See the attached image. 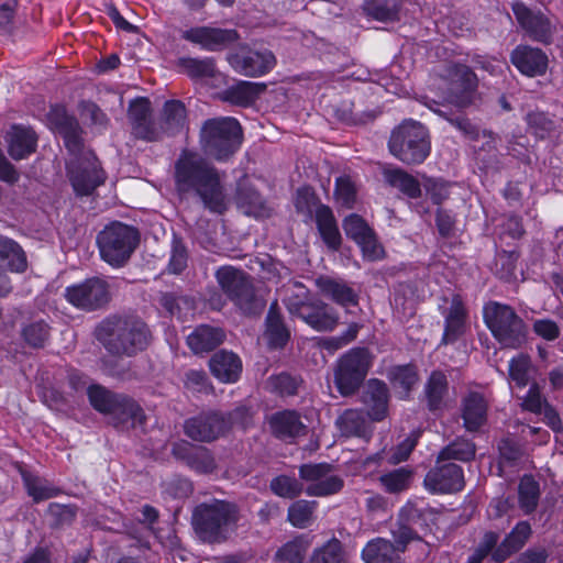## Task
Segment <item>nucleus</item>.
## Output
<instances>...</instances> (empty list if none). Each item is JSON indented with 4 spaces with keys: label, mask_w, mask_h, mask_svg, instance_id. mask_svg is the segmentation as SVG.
Masks as SVG:
<instances>
[{
    "label": "nucleus",
    "mask_w": 563,
    "mask_h": 563,
    "mask_svg": "<svg viewBox=\"0 0 563 563\" xmlns=\"http://www.w3.org/2000/svg\"><path fill=\"white\" fill-rule=\"evenodd\" d=\"M388 379L400 398H406L417 384L418 375L412 365H398L388 371Z\"/></svg>",
    "instance_id": "40"
},
{
    "label": "nucleus",
    "mask_w": 563,
    "mask_h": 563,
    "mask_svg": "<svg viewBox=\"0 0 563 563\" xmlns=\"http://www.w3.org/2000/svg\"><path fill=\"white\" fill-rule=\"evenodd\" d=\"M272 433L283 440H291L307 432V426L294 410H284L273 413L268 418Z\"/></svg>",
    "instance_id": "23"
},
{
    "label": "nucleus",
    "mask_w": 563,
    "mask_h": 563,
    "mask_svg": "<svg viewBox=\"0 0 563 563\" xmlns=\"http://www.w3.org/2000/svg\"><path fill=\"white\" fill-rule=\"evenodd\" d=\"M400 8L401 0H368L364 3L367 15L382 22L397 20Z\"/></svg>",
    "instance_id": "44"
},
{
    "label": "nucleus",
    "mask_w": 563,
    "mask_h": 563,
    "mask_svg": "<svg viewBox=\"0 0 563 563\" xmlns=\"http://www.w3.org/2000/svg\"><path fill=\"white\" fill-rule=\"evenodd\" d=\"M35 133L23 126H12L8 133V152L13 159H23L35 151Z\"/></svg>",
    "instance_id": "30"
},
{
    "label": "nucleus",
    "mask_w": 563,
    "mask_h": 563,
    "mask_svg": "<svg viewBox=\"0 0 563 563\" xmlns=\"http://www.w3.org/2000/svg\"><path fill=\"white\" fill-rule=\"evenodd\" d=\"M533 373L534 368L528 355L519 354L510 360L509 378L517 387H526L531 382Z\"/></svg>",
    "instance_id": "45"
},
{
    "label": "nucleus",
    "mask_w": 563,
    "mask_h": 563,
    "mask_svg": "<svg viewBox=\"0 0 563 563\" xmlns=\"http://www.w3.org/2000/svg\"><path fill=\"white\" fill-rule=\"evenodd\" d=\"M0 266L21 273L26 268L23 250L13 240L0 235Z\"/></svg>",
    "instance_id": "39"
},
{
    "label": "nucleus",
    "mask_w": 563,
    "mask_h": 563,
    "mask_svg": "<svg viewBox=\"0 0 563 563\" xmlns=\"http://www.w3.org/2000/svg\"><path fill=\"white\" fill-rule=\"evenodd\" d=\"M335 199L346 208H352L356 201V186L349 176H341L335 180Z\"/></svg>",
    "instance_id": "56"
},
{
    "label": "nucleus",
    "mask_w": 563,
    "mask_h": 563,
    "mask_svg": "<svg viewBox=\"0 0 563 563\" xmlns=\"http://www.w3.org/2000/svg\"><path fill=\"white\" fill-rule=\"evenodd\" d=\"M87 395L91 406L99 412L113 416L115 426L131 421L142 423L143 412L140 406L130 398L115 395L100 385H89Z\"/></svg>",
    "instance_id": "9"
},
{
    "label": "nucleus",
    "mask_w": 563,
    "mask_h": 563,
    "mask_svg": "<svg viewBox=\"0 0 563 563\" xmlns=\"http://www.w3.org/2000/svg\"><path fill=\"white\" fill-rule=\"evenodd\" d=\"M343 229L349 238L354 240L357 245L362 242L364 243V239L369 236V233L373 231L368 224L357 214H350L343 221Z\"/></svg>",
    "instance_id": "55"
},
{
    "label": "nucleus",
    "mask_w": 563,
    "mask_h": 563,
    "mask_svg": "<svg viewBox=\"0 0 563 563\" xmlns=\"http://www.w3.org/2000/svg\"><path fill=\"white\" fill-rule=\"evenodd\" d=\"M228 60L236 73L250 77L263 76L276 65V58L268 49L245 51L242 48L230 54Z\"/></svg>",
    "instance_id": "15"
},
{
    "label": "nucleus",
    "mask_w": 563,
    "mask_h": 563,
    "mask_svg": "<svg viewBox=\"0 0 563 563\" xmlns=\"http://www.w3.org/2000/svg\"><path fill=\"white\" fill-rule=\"evenodd\" d=\"M527 123L529 129L537 137L544 139L555 128L554 121L544 112H531L527 114Z\"/></svg>",
    "instance_id": "57"
},
{
    "label": "nucleus",
    "mask_w": 563,
    "mask_h": 563,
    "mask_svg": "<svg viewBox=\"0 0 563 563\" xmlns=\"http://www.w3.org/2000/svg\"><path fill=\"white\" fill-rule=\"evenodd\" d=\"M388 146L396 158L408 165L423 163L431 151L428 130L412 120L393 131Z\"/></svg>",
    "instance_id": "3"
},
{
    "label": "nucleus",
    "mask_w": 563,
    "mask_h": 563,
    "mask_svg": "<svg viewBox=\"0 0 563 563\" xmlns=\"http://www.w3.org/2000/svg\"><path fill=\"white\" fill-rule=\"evenodd\" d=\"M96 336L110 353L130 356L146 347L150 334L141 320L114 317L99 324Z\"/></svg>",
    "instance_id": "2"
},
{
    "label": "nucleus",
    "mask_w": 563,
    "mask_h": 563,
    "mask_svg": "<svg viewBox=\"0 0 563 563\" xmlns=\"http://www.w3.org/2000/svg\"><path fill=\"white\" fill-rule=\"evenodd\" d=\"M173 452L177 457L185 460L197 473L208 474L216 467L214 459L206 448H196L188 442H183L176 444Z\"/></svg>",
    "instance_id": "26"
},
{
    "label": "nucleus",
    "mask_w": 563,
    "mask_h": 563,
    "mask_svg": "<svg viewBox=\"0 0 563 563\" xmlns=\"http://www.w3.org/2000/svg\"><path fill=\"white\" fill-rule=\"evenodd\" d=\"M385 178L389 185L398 188L410 198H417L421 194L419 181L401 169L386 170Z\"/></svg>",
    "instance_id": "46"
},
{
    "label": "nucleus",
    "mask_w": 563,
    "mask_h": 563,
    "mask_svg": "<svg viewBox=\"0 0 563 563\" xmlns=\"http://www.w3.org/2000/svg\"><path fill=\"white\" fill-rule=\"evenodd\" d=\"M475 455V445L467 440H457L444 448L439 456L438 463L448 460L470 461Z\"/></svg>",
    "instance_id": "48"
},
{
    "label": "nucleus",
    "mask_w": 563,
    "mask_h": 563,
    "mask_svg": "<svg viewBox=\"0 0 563 563\" xmlns=\"http://www.w3.org/2000/svg\"><path fill=\"white\" fill-rule=\"evenodd\" d=\"M410 481L411 472L402 467L380 476V483L388 493L408 489Z\"/></svg>",
    "instance_id": "54"
},
{
    "label": "nucleus",
    "mask_w": 563,
    "mask_h": 563,
    "mask_svg": "<svg viewBox=\"0 0 563 563\" xmlns=\"http://www.w3.org/2000/svg\"><path fill=\"white\" fill-rule=\"evenodd\" d=\"M22 334L27 344L34 347H41L48 339L49 330L45 322L36 321L25 327Z\"/></svg>",
    "instance_id": "59"
},
{
    "label": "nucleus",
    "mask_w": 563,
    "mask_h": 563,
    "mask_svg": "<svg viewBox=\"0 0 563 563\" xmlns=\"http://www.w3.org/2000/svg\"><path fill=\"white\" fill-rule=\"evenodd\" d=\"M221 289L246 314H255L264 308V302L256 298L252 287L244 275L232 266L220 267L216 273Z\"/></svg>",
    "instance_id": "10"
},
{
    "label": "nucleus",
    "mask_w": 563,
    "mask_h": 563,
    "mask_svg": "<svg viewBox=\"0 0 563 563\" xmlns=\"http://www.w3.org/2000/svg\"><path fill=\"white\" fill-rule=\"evenodd\" d=\"M312 563H346L341 542L332 539L317 549L312 555Z\"/></svg>",
    "instance_id": "50"
},
{
    "label": "nucleus",
    "mask_w": 563,
    "mask_h": 563,
    "mask_svg": "<svg viewBox=\"0 0 563 563\" xmlns=\"http://www.w3.org/2000/svg\"><path fill=\"white\" fill-rule=\"evenodd\" d=\"M187 113L184 103L178 100L166 101L163 109L161 129L167 134H175L185 130Z\"/></svg>",
    "instance_id": "37"
},
{
    "label": "nucleus",
    "mask_w": 563,
    "mask_h": 563,
    "mask_svg": "<svg viewBox=\"0 0 563 563\" xmlns=\"http://www.w3.org/2000/svg\"><path fill=\"white\" fill-rule=\"evenodd\" d=\"M540 498L539 483L529 475L523 476L520 479L518 486V503L520 509L529 515L533 512L538 506Z\"/></svg>",
    "instance_id": "43"
},
{
    "label": "nucleus",
    "mask_w": 563,
    "mask_h": 563,
    "mask_svg": "<svg viewBox=\"0 0 563 563\" xmlns=\"http://www.w3.org/2000/svg\"><path fill=\"white\" fill-rule=\"evenodd\" d=\"M175 179L178 191H195L210 211L222 213L227 209L220 175L200 155L183 153L176 163Z\"/></svg>",
    "instance_id": "1"
},
{
    "label": "nucleus",
    "mask_w": 563,
    "mask_h": 563,
    "mask_svg": "<svg viewBox=\"0 0 563 563\" xmlns=\"http://www.w3.org/2000/svg\"><path fill=\"white\" fill-rule=\"evenodd\" d=\"M363 401L373 420H382L387 411L388 390L385 383L378 379L367 382L363 394Z\"/></svg>",
    "instance_id": "29"
},
{
    "label": "nucleus",
    "mask_w": 563,
    "mask_h": 563,
    "mask_svg": "<svg viewBox=\"0 0 563 563\" xmlns=\"http://www.w3.org/2000/svg\"><path fill=\"white\" fill-rule=\"evenodd\" d=\"M283 301L291 316L300 318L302 311L309 309V305L313 300L306 286L298 282H292L285 289Z\"/></svg>",
    "instance_id": "38"
},
{
    "label": "nucleus",
    "mask_w": 563,
    "mask_h": 563,
    "mask_svg": "<svg viewBox=\"0 0 563 563\" xmlns=\"http://www.w3.org/2000/svg\"><path fill=\"white\" fill-rule=\"evenodd\" d=\"M271 488L276 495L285 498H294L302 490L301 484L296 478L285 475L274 478Z\"/></svg>",
    "instance_id": "58"
},
{
    "label": "nucleus",
    "mask_w": 563,
    "mask_h": 563,
    "mask_svg": "<svg viewBox=\"0 0 563 563\" xmlns=\"http://www.w3.org/2000/svg\"><path fill=\"white\" fill-rule=\"evenodd\" d=\"M316 222L320 235L328 247L338 250L341 244V235L331 209L319 206L316 210Z\"/></svg>",
    "instance_id": "36"
},
{
    "label": "nucleus",
    "mask_w": 563,
    "mask_h": 563,
    "mask_svg": "<svg viewBox=\"0 0 563 563\" xmlns=\"http://www.w3.org/2000/svg\"><path fill=\"white\" fill-rule=\"evenodd\" d=\"M210 371L222 383H234L242 372L240 357L228 351L216 353L209 361Z\"/></svg>",
    "instance_id": "27"
},
{
    "label": "nucleus",
    "mask_w": 563,
    "mask_h": 563,
    "mask_svg": "<svg viewBox=\"0 0 563 563\" xmlns=\"http://www.w3.org/2000/svg\"><path fill=\"white\" fill-rule=\"evenodd\" d=\"M336 426L345 437L366 434V421L362 412L357 410H346L338 419Z\"/></svg>",
    "instance_id": "47"
},
{
    "label": "nucleus",
    "mask_w": 563,
    "mask_h": 563,
    "mask_svg": "<svg viewBox=\"0 0 563 563\" xmlns=\"http://www.w3.org/2000/svg\"><path fill=\"white\" fill-rule=\"evenodd\" d=\"M445 390L446 378L444 374L439 372L432 373L426 387L428 404L431 410L440 407Z\"/></svg>",
    "instance_id": "52"
},
{
    "label": "nucleus",
    "mask_w": 563,
    "mask_h": 563,
    "mask_svg": "<svg viewBox=\"0 0 563 563\" xmlns=\"http://www.w3.org/2000/svg\"><path fill=\"white\" fill-rule=\"evenodd\" d=\"M266 86L260 82L239 81L223 92V100L240 107H247L255 102Z\"/></svg>",
    "instance_id": "33"
},
{
    "label": "nucleus",
    "mask_w": 563,
    "mask_h": 563,
    "mask_svg": "<svg viewBox=\"0 0 563 563\" xmlns=\"http://www.w3.org/2000/svg\"><path fill=\"white\" fill-rule=\"evenodd\" d=\"M488 400L477 391H471L463 399L462 418L468 431H477L487 420Z\"/></svg>",
    "instance_id": "25"
},
{
    "label": "nucleus",
    "mask_w": 563,
    "mask_h": 563,
    "mask_svg": "<svg viewBox=\"0 0 563 563\" xmlns=\"http://www.w3.org/2000/svg\"><path fill=\"white\" fill-rule=\"evenodd\" d=\"M65 298L76 308L88 311L96 310L109 302L110 286L103 278H88L81 283L68 286L65 289Z\"/></svg>",
    "instance_id": "13"
},
{
    "label": "nucleus",
    "mask_w": 563,
    "mask_h": 563,
    "mask_svg": "<svg viewBox=\"0 0 563 563\" xmlns=\"http://www.w3.org/2000/svg\"><path fill=\"white\" fill-rule=\"evenodd\" d=\"M466 311L460 296L454 295L451 306L445 316V328L443 333V342L449 343L455 341L463 334L465 329Z\"/></svg>",
    "instance_id": "34"
},
{
    "label": "nucleus",
    "mask_w": 563,
    "mask_h": 563,
    "mask_svg": "<svg viewBox=\"0 0 563 563\" xmlns=\"http://www.w3.org/2000/svg\"><path fill=\"white\" fill-rule=\"evenodd\" d=\"M200 137L206 154L222 161L240 147L242 131L233 118L210 119L203 123Z\"/></svg>",
    "instance_id": "5"
},
{
    "label": "nucleus",
    "mask_w": 563,
    "mask_h": 563,
    "mask_svg": "<svg viewBox=\"0 0 563 563\" xmlns=\"http://www.w3.org/2000/svg\"><path fill=\"white\" fill-rule=\"evenodd\" d=\"M449 92L445 100L456 107H466L474 100L477 77L465 65H455L450 71Z\"/></svg>",
    "instance_id": "16"
},
{
    "label": "nucleus",
    "mask_w": 563,
    "mask_h": 563,
    "mask_svg": "<svg viewBox=\"0 0 563 563\" xmlns=\"http://www.w3.org/2000/svg\"><path fill=\"white\" fill-rule=\"evenodd\" d=\"M320 292L342 307L356 306L358 294L345 280L321 276L316 279Z\"/></svg>",
    "instance_id": "24"
},
{
    "label": "nucleus",
    "mask_w": 563,
    "mask_h": 563,
    "mask_svg": "<svg viewBox=\"0 0 563 563\" xmlns=\"http://www.w3.org/2000/svg\"><path fill=\"white\" fill-rule=\"evenodd\" d=\"M181 37L205 51L216 52L235 42L239 35L235 30L203 25L184 31Z\"/></svg>",
    "instance_id": "18"
},
{
    "label": "nucleus",
    "mask_w": 563,
    "mask_h": 563,
    "mask_svg": "<svg viewBox=\"0 0 563 563\" xmlns=\"http://www.w3.org/2000/svg\"><path fill=\"white\" fill-rule=\"evenodd\" d=\"M307 551V544L301 539H295L284 544L275 554L280 563H301Z\"/></svg>",
    "instance_id": "53"
},
{
    "label": "nucleus",
    "mask_w": 563,
    "mask_h": 563,
    "mask_svg": "<svg viewBox=\"0 0 563 563\" xmlns=\"http://www.w3.org/2000/svg\"><path fill=\"white\" fill-rule=\"evenodd\" d=\"M371 366V355L366 349H353L344 354L335 371V384L343 396L353 394L364 380Z\"/></svg>",
    "instance_id": "12"
},
{
    "label": "nucleus",
    "mask_w": 563,
    "mask_h": 563,
    "mask_svg": "<svg viewBox=\"0 0 563 563\" xmlns=\"http://www.w3.org/2000/svg\"><path fill=\"white\" fill-rule=\"evenodd\" d=\"M224 333L219 328L200 325L187 338V343L195 354L207 353L222 343Z\"/></svg>",
    "instance_id": "32"
},
{
    "label": "nucleus",
    "mask_w": 563,
    "mask_h": 563,
    "mask_svg": "<svg viewBox=\"0 0 563 563\" xmlns=\"http://www.w3.org/2000/svg\"><path fill=\"white\" fill-rule=\"evenodd\" d=\"M364 243H360L358 246L362 250L363 257L367 261L374 262L382 260L384 257V249L383 246L377 242L376 236L374 232L372 231L369 233V236H366L363 241Z\"/></svg>",
    "instance_id": "63"
},
{
    "label": "nucleus",
    "mask_w": 563,
    "mask_h": 563,
    "mask_svg": "<svg viewBox=\"0 0 563 563\" xmlns=\"http://www.w3.org/2000/svg\"><path fill=\"white\" fill-rule=\"evenodd\" d=\"M151 103L146 98H137L130 103L129 118L133 124V133L145 141H155L159 137V131L150 120Z\"/></svg>",
    "instance_id": "22"
},
{
    "label": "nucleus",
    "mask_w": 563,
    "mask_h": 563,
    "mask_svg": "<svg viewBox=\"0 0 563 563\" xmlns=\"http://www.w3.org/2000/svg\"><path fill=\"white\" fill-rule=\"evenodd\" d=\"M67 164L69 181L78 196H88L104 181V173L93 153L75 152Z\"/></svg>",
    "instance_id": "11"
},
{
    "label": "nucleus",
    "mask_w": 563,
    "mask_h": 563,
    "mask_svg": "<svg viewBox=\"0 0 563 563\" xmlns=\"http://www.w3.org/2000/svg\"><path fill=\"white\" fill-rule=\"evenodd\" d=\"M47 118L55 132L63 136L65 146L70 153L81 151L78 122L74 117L68 115L63 106L52 107Z\"/></svg>",
    "instance_id": "21"
},
{
    "label": "nucleus",
    "mask_w": 563,
    "mask_h": 563,
    "mask_svg": "<svg viewBox=\"0 0 563 563\" xmlns=\"http://www.w3.org/2000/svg\"><path fill=\"white\" fill-rule=\"evenodd\" d=\"M300 319L317 331H332L339 322L334 309L320 300L311 301Z\"/></svg>",
    "instance_id": "28"
},
{
    "label": "nucleus",
    "mask_w": 563,
    "mask_h": 563,
    "mask_svg": "<svg viewBox=\"0 0 563 563\" xmlns=\"http://www.w3.org/2000/svg\"><path fill=\"white\" fill-rule=\"evenodd\" d=\"M424 486L431 493L459 492L464 487L463 470L454 463L435 466L426 475Z\"/></svg>",
    "instance_id": "19"
},
{
    "label": "nucleus",
    "mask_w": 563,
    "mask_h": 563,
    "mask_svg": "<svg viewBox=\"0 0 563 563\" xmlns=\"http://www.w3.org/2000/svg\"><path fill=\"white\" fill-rule=\"evenodd\" d=\"M298 380L289 374L282 373L268 379V387L280 395H294L298 388Z\"/></svg>",
    "instance_id": "60"
},
{
    "label": "nucleus",
    "mask_w": 563,
    "mask_h": 563,
    "mask_svg": "<svg viewBox=\"0 0 563 563\" xmlns=\"http://www.w3.org/2000/svg\"><path fill=\"white\" fill-rule=\"evenodd\" d=\"M186 74L195 80H206L216 75L214 63L211 58H188L183 62Z\"/></svg>",
    "instance_id": "51"
},
{
    "label": "nucleus",
    "mask_w": 563,
    "mask_h": 563,
    "mask_svg": "<svg viewBox=\"0 0 563 563\" xmlns=\"http://www.w3.org/2000/svg\"><path fill=\"white\" fill-rule=\"evenodd\" d=\"M498 541V536L494 532L485 533L482 542L475 552L468 558L467 563H482Z\"/></svg>",
    "instance_id": "64"
},
{
    "label": "nucleus",
    "mask_w": 563,
    "mask_h": 563,
    "mask_svg": "<svg viewBox=\"0 0 563 563\" xmlns=\"http://www.w3.org/2000/svg\"><path fill=\"white\" fill-rule=\"evenodd\" d=\"M299 474L307 483L306 493L309 496H328L338 493L343 487V481L331 472L330 465L305 464Z\"/></svg>",
    "instance_id": "14"
},
{
    "label": "nucleus",
    "mask_w": 563,
    "mask_h": 563,
    "mask_svg": "<svg viewBox=\"0 0 563 563\" xmlns=\"http://www.w3.org/2000/svg\"><path fill=\"white\" fill-rule=\"evenodd\" d=\"M512 11L519 25L533 41L549 44L554 29L550 20L541 12L531 11L523 2H512Z\"/></svg>",
    "instance_id": "17"
},
{
    "label": "nucleus",
    "mask_w": 563,
    "mask_h": 563,
    "mask_svg": "<svg viewBox=\"0 0 563 563\" xmlns=\"http://www.w3.org/2000/svg\"><path fill=\"white\" fill-rule=\"evenodd\" d=\"M531 533V527L526 521H520L506 537L504 542L494 551L493 559L500 563L510 554L520 550Z\"/></svg>",
    "instance_id": "35"
},
{
    "label": "nucleus",
    "mask_w": 563,
    "mask_h": 563,
    "mask_svg": "<svg viewBox=\"0 0 563 563\" xmlns=\"http://www.w3.org/2000/svg\"><path fill=\"white\" fill-rule=\"evenodd\" d=\"M263 274L262 278L269 282H279L289 276V271L282 263L266 257L261 262Z\"/></svg>",
    "instance_id": "61"
},
{
    "label": "nucleus",
    "mask_w": 563,
    "mask_h": 563,
    "mask_svg": "<svg viewBox=\"0 0 563 563\" xmlns=\"http://www.w3.org/2000/svg\"><path fill=\"white\" fill-rule=\"evenodd\" d=\"M419 433L413 432L407 439H405L401 443H399L393 451L389 456V462L393 464H398L402 461H406L410 455L411 451L415 449L417 444Z\"/></svg>",
    "instance_id": "62"
},
{
    "label": "nucleus",
    "mask_w": 563,
    "mask_h": 563,
    "mask_svg": "<svg viewBox=\"0 0 563 563\" xmlns=\"http://www.w3.org/2000/svg\"><path fill=\"white\" fill-rule=\"evenodd\" d=\"M390 541L377 538L369 541L362 551L365 563H400L399 551Z\"/></svg>",
    "instance_id": "31"
},
{
    "label": "nucleus",
    "mask_w": 563,
    "mask_h": 563,
    "mask_svg": "<svg viewBox=\"0 0 563 563\" xmlns=\"http://www.w3.org/2000/svg\"><path fill=\"white\" fill-rule=\"evenodd\" d=\"M21 476L27 495L34 503L53 498L57 495L58 489L48 481L41 478L27 471H22Z\"/></svg>",
    "instance_id": "42"
},
{
    "label": "nucleus",
    "mask_w": 563,
    "mask_h": 563,
    "mask_svg": "<svg viewBox=\"0 0 563 563\" xmlns=\"http://www.w3.org/2000/svg\"><path fill=\"white\" fill-rule=\"evenodd\" d=\"M512 65L527 77H539L547 74L548 55L538 47L518 45L510 55Z\"/></svg>",
    "instance_id": "20"
},
{
    "label": "nucleus",
    "mask_w": 563,
    "mask_h": 563,
    "mask_svg": "<svg viewBox=\"0 0 563 563\" xmlns=\"http://www.w3.org/2000/svg\"><path fill=\"white\" fill-rule=\"evenodd\" d=\"M139 239V232L133 227L113 222L98 234L97 243L102 260L111 266L119 267L130 258Z\"/></svg>",
    "instance_id": "7"
},
{
    "label": "nucleus",
    "mask_w": 563,
    "mask_h": 563,
    "mask_svg": "<svg viewBox=\"0 0 563 563\" xmlns=\"http://www.w3.org/2000/svg\"><path fill=\"white\" fill-rule=\"evenodd\" d=\"M250 419V411L245 408H238L228 417L219 412H206L188 419L185 433L192 440L209 442L224 434L233 424L246 428Z\"/></svg>",
    "instance_id": "8"
},
{
    "label": "nucleus",
    "mask_w": 563,
    "mask_h": 563,
    "mask_svg": "<svg viewBox=\"0 0 563 563\" xmlns=\"http://www.w3.org/2000/svg\"><path fill=\"white\" fill-rule=\"evenodd\" d=\"M483 314L487 328L501 345L517 349L525 343V323L509 306L488 302L484 306Z\"/></svg>",
    "instance_id": "6"
},
{
    "label": "nucleus",
    "mask_w": 563,
    "mask_h": 563,
    "mask_svg": "<svg viewBox=\"0 0 563 563\" xmlns=\"http://www.w3.org/2000/svg\"><path fill=\"white\" fill-rule=\"evenodd\" d=\"M236 521L235 507L219 500L199 505L192 516L196 532L207 542H219L225 539Z\"/></svg>",
    "instance_id": "4"
},
{
    "label": "nucleus",
    "mask_w": 563,
    "mask_h": 563,
    "mask_svg": "<svg viewBox=\"0 0 563 563\" xmlns=\"http://www.w3.org/2000/svg\"><path fill=\"white\" fill-rule=\"evenodd\" d=\"M276 308L277 302L272 303L266 318L265 338L269 346L283 347L289 339V332L285 328L282 317Z\"/></svg>",
    "instance_id": "41"
},
{
    "label": "nucleus",
    "mask_w": 563,
    "mask_h": 563,
    "mask_svg": "<svg viewBox=\"0 0 563 563\" xmlns=\"http://www.w3.org/2000/svg\"><path fill=\"white\" fill-rule=\"evenodd\" d=\"M316 503L298 500L288 510V520L297 528H307L313 521V509Z\"/></svg>",
    "instance_id": "49"
}]
</instances>
